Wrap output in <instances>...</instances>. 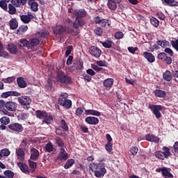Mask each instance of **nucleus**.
Wrapping results in <instances>:
<instances>
[{"label": "nucleus", "mask_w": 178, "mask_h": 178, "mask_svg": "<svg viewBox=\"0 0 178 178\" xmlns=\"http://www.w3.org/2000/svg\"><path fill=\"white\" fill-rule=\"evenodd\" d=\"M149 109H150L152 113H154L156 119H161V118H162V114L161 113V111H162V106L156 105V104H149Z\"/></svg>", "instance_id": "nucleus-8"}, {"label": "nucleus", "mask_w": 178, "mask_h": 178, "mask_svg": "<svg viewBox=\"0 0 178 178\" xmlns=\"http://www.w3.org/2000/svg\"><path fill=\"white\" fill-rule=\"evenodd\" d=\"M18 166L19 167L20 170L23 172V173H30V170L28 165H26L23 163H19Z\"/></svg>", "instance_id": "nucleus-34"}, {"label": "nucleus", "mask_w": 178, "mask_h": 178, "mask_svg": "<svg viewBox=\"0 0 178 178\" xmlns=\"http://www.w3.org/2000/svg\"><path fill=\"white\" fill-rule=\"evenodd\" d=\"M39 34L41 37V38H47V37H48V35H49V32L48 31H44L42 30L39 32Z\"/></svg>", "instance_id": "nucleus-53"}, {"label": "nucleus", "mask_w": 178, "mask_h": 178, "mask_svg": "<svg viewBox=\"0 0 178 178\" xmlns=\"http://www.w3.org/2000/svg\"><path fill=\"white\" fill-rule=\"evenodd\" d=\"M73 21L70 19H67L65 22V26L64 28L65 29V31L67 32V34H72V35H79L80 34V31L76 30L74 31V29H73Z\"/></svg>", "instance_id": "nucleus-6"}, {"label": "nucleus", "mask_w": 178, "mask_h": 178, "mask_svg": "<svg viewBox=\"0 0 178 178\" xmlns=\"http://www.w3.org/2000/svg\"><path fill=\"white\" fill-rule=\"evenodd\" d=\"M7 49L10 54H16L17 52V47L13 43L8 44Z\"/></svg>", "instance_id": "nucleus-37"}, {"label": "nucleus", "mask_w": 178, "mask_h": 178, "mask_svg": "<svg viewBox=\"0 0 178 178\" xmlns=\"http://www.w3.org/2000/svg\"><path fill=\"white\" fill-rule=\"evenodd\" d=\"M106 164L103 162H100L99 163H91L89 165V169L95 173V177L101 178L104 177L106 173V168L105 167Z\"/></svg>", "instance_id": "nucleus-1"}, {"label": "nucleus", "mask_w": 178, "mask_h": 178, "mask_svg": "<svg viewBox=\"0 0 178 178\" xmlns=\"http://www.w3.org/2000/svg\"><path fill=\"white\" fill-rule=\"evenodd\" d=\"M11 3L17 8H20L21 5L24 6L27 3V0H11Z\"/></svg>", "instance_id": "nucleus-28"}, {"label": "nucleus", "mask_w": 178, "mask_h": 178, "mask_svg": "<svg viewBox=\"0 0 178 178\" xmlns=\"http://www.w3.org/2000/svg\"><path fill=\"white\" fill-rule=\"evenodd\" d=\"M0 56L2 58H8L9 56V54L6 51H3V44H2V42L0 40Z\"/></svg>", "instance_id": "nucleus-39"}, {"label": "nucleus", "mask_w": 178, "mask_h": 178, "mask_svg": "<svg viewBox=\"0 0 178 178\" xmlns=\"http://www.w3.org/2000/svg\"><path fill=\"white\" fill-rule=\"evenodd\" d=\"M18 102L21 106L26 111L30 109V104H31V98L29 96H21L18 97Z\"/></svg>", "instance_id": "nucleus-7"}, {"label": "nucleus", "mask_w": 178, "mask_h": 178, "mask_svg": "<svg viewBox=\"0 0 178 178\" xmlns=\"http://www.w3.org/2000/svg\"><path fill=\"white\" fill-rule=\"evenodd\" d=\"M9 26L11 30H16V29L19 27V22H17V19H16V18L11 19L9 22Z\"/></svg>", "instance_id": "nucleus-26"}, {"label": "nucleus", "mask_w": 178, "mask_h": 178, "mask_svg": "<svg viewBox=\"0 0 178 178\" xmlns=\"http://www.w3.org/2000/svg\"><path fill=\"white\" fill-rule=\"evenodd\" d=\"M17 84L19 88H26L27 87V83H26L23 77L17 78Z\"/></svg>", "instance_id": "nucleus-25"}, {"label": "nucleus", "mask_w": 178, "mask_h": 178, "mask_svg": "<svg viewBox=\"0 0 178 178\" xmlns=\"http://www.w3.org/2000/svg\"><path fill=\"white\" fill-rule=\"evenodd\" d=\"M157 58L159 60L165 62L167 65H172V57H168L165 52H161L157 55Z\"/></svg>", "instance_id": "nucleus-10"}, {"label": "nucleus", "mask_w": 178, "mask_h": 178, "mask_svg": "<svg viewBox=\"0 0 178 178\" xmlns=\"http://www.w3.org/2000/svg\"><path fill=\"white\" fill-rule=\"evenodd\" d=\"M65 149L66 148H60V152L58 153V157L56 159V161H67V158L69 157Z\"/></svg>", "instance_id": "nucleus-11"}, {"label": "nucleus", "mask_w": 178, "mask_h": 178, "mask_svg": "<svg viewBox=\"0 0 178 178\" xmlns=\"http://www.w3.org/2000/svg\"><path fill=\"white\" fill-rule=\"evenodd\" d=\"M129 152L131 154V155H133L134 156H136V155H137V152H138V147L136 146L132 147L129 149Z\"/></svg>", "instance_id": "nucleus-54"}, {"label": "nucleus", "mask_w": 178, "mask_h": 178, "mask_svg": "<svg viewBox=\"0 0 178 178\" xmlns=\"http://www.w3.org/2000/svg\"><path fill=\"white\" fill-rule=\"evenodd\" d=\"M21 21L24 24H29L31 22L32 19H34V15L31 13H28V15H22L19 16Z\"/></svg>", "instance_id": "nucleus-13"}, {"label": "nucleus", "mask_w": 178, "mask_h": 178, "mask_svg": "<svg viewBox=\"0 0 178 178\" xmlns=\"http://www.w3.org/2000/svg\"><path fill=\"white\" fill-rule=\"evenodd\" d=\"M52 120H54V118H52V115H48V114L46 115V116L44 118V122L47 124H51Z\"/></svg>", "instance_id": "nucleus-49"}, {"label": "nucleus", "mask_w": 178, "mask_h": 178, "mask_svg": "<svg viewBox=\"0 0 178 178\" xmlns=\"http://www.w3.org/2000/svg\"><path fill=\"white\" fill-rule=\"evenodd\" d=\"M60 124L63 130H65V131H67V130H69V127L67 126V123H66L65 120H61Z\"/></svg>", "instance_id": "nucleus-51"}, {"label": "nucleus", "mask_w": 178, "mask_h": 178, "mask_svg": "<svg viewBox=\"0 0 178 178\" xmlns=\"http://www.w3.org/2000/svg\"><path fill=\"white\" fill-rule=\"evenodd\" d=\"M29 166L31 169H33V172H35V169H37V163L29 160Z\"/></svg>", "instance_id": "nucleus-57"}, {"label": "nucleus", "mask_w": 178, "mask_h": 178, "mask_svg": "<svg viewBox=\"0 0 178 178\" xmlns=\"http://www.w3.org/2000/svg\"><path fill=\"white\" fill-rule=\"evenodd\" d=\"M172 155L170 149L166 146L162 147V151H156L154 152V156L161 161H165V159H169V156Z\"/></svg>", "instance_id": "nucleus-3"}, {"label": "nucleus", "mask_w": 178, "mask_h": 178, "mask_svg": "<svg viewBox=\"0 0 178 178\" xmlns=\"http://www.w3.org/2000/svg\"><path fill=\"white\" fill-rule=\"evenodd\" d=\"M3 174L7 178L15 177V172H12L10 170H6V171H4Z\"/></svg>", "instance_id": "nucleus-47"}, {"label": "nucleus", "mask_w": 178, "mask_h": 178, "mask_svg": "<svg viewBox=\"0 0 178 178\" xmlns=\"http://www.w3.org/2000/svg\"><path fill=\"white\" fill-rule=\"evenodd\" d=\"M143 58L147 59L149 63H154V62H155V56H154L152 53H149L148 51L143 52Z\"/></svg>", "instance_id": "nucleus-20"}, {"label": "nucleus", "mask_w": 178, "mask_h": 178, "mask_svg": "<svg viewBox=\"0 0 178 178\" xmlns=\"http://www.w3.org/2000/svg\"><path fill=\"white\" fill-rule=\"evenodd\" d=\"M56 80L58 83H61L62 84H65L66 86L68 84H72V78L67 76V74L63 71L57 72Z\"/></svg>", "instance_id": "nucleus-5"}, {"label": "nucleus", "mask_w": 178, "mask_h": 178, "mask_svg": "<svg viewBox=\"0 0 178 178\" xmlns=\"http://www.w3.org/2000/svg\"><path fill=\"white\" fill-rule=\"evenodd\" d=\"M0 123L1 124H9L10 123V118L9 117L3 116L1 118H0Z\"/></svg>", "instance_id": "nucleus-44"}, {"label": "nucleus", "mask_w": 178, "mask_h": 178, "mask_svg": "<svg viewBox=\"0 0 178 178\" xmlns=\"http://www.w3.org/2000/svg\"><path fill=\"white\" fill-rule=\"evenodd\" d=\"M20 95H22V94L19 92H16L15 90H11V91H8L6 92H3L1 95V98H8V97H20Z\"/></svg>", "instance_id": "nucleus-16"}, {"label": "nucleus", "mask_w": 178, "mask_h": 178, "mask_svg": "<svg viewBox=\"0 0 178 178\" xmlns=\"http://www.w3.org/2000/svg\"><path fill=\"white\" fill-rule=\"evenodd\" d=\"M53 33L55 35H62V34L66 33V29L62 25H57L54 28Z\"/></svg>", "instance_id": "nucleus-12"}, {"label": "nucleus", "mask_w": 178, "mask_h": 178, "mask_svg": "<svg viewBox=\"0 0 178 178\" xmlns=\"http://www.w3.org/2000/svg\"><path fill=\"white\" fill-rule=\"evenodd\" d=\"M36 118L38 119H44L45 116H47V113L45 111H42L41 110H37L35 111Z\"/></svg>", "instance_id": "nucleus-38"}, {"label": "nucleus", "mask_w": 178, "mask_h": 178, "mask_svg": "<svg viewBox=\"0 0 178 178\" xmlns=\"http://www.w3.org/2000/svg\"><path fill=\"white\" fill-rule=\"evenodd\" d=\"M54 143L58 148H66V146L65 145V142L63 141V139L60 137H56L54 139Z\"/></svg>", "instance_id": "nucleus-24"}, {"label": "nucleus", "mask_w": 178, "mask_h": 178, "mask_svg": "<svg viewBox=\"0 0 178 178\" xmlns=\"http://www.w3.org/2000/svg\"><path fill=\"white\" fill-rule=\"evenodd\" d=\"M171 45L177 52H178V39L175 40H171Z\"/></svg>", "instance_id": "nucleus-55"}, {"label": "nucleus", "mask_w": 178, "mask_h": 178, "mask_svg": "<svg viewBox=\"0 0 178 178\" xmlns=\"http://www.w3.org/2000/svg\"><path fill=\"white\" fill-rule=\"evenodd\" d=\"M72 51H73V46L70 45L67 47V50L65 51V56L67 58L72 54Z\"/></svg>", "instance_id": "nucleus-58"}, {"label": "nucleus", "mask_w": 178, "mask_h": 178, "mask_svg": "<svg viewBox=\"0 0 178 178\" xmlns=\"http://www.w3.org/2000/svg\"><path fill=\"white\" fill-rule=\"evenodd\" d=\"M87 15V12L85 10L80 9V10H75L74 13V16H75L76 19H83L86 17Z\"/></svg>", "instance_id": "nucleus-19"}, {"label": "nucleus", "mask_w": 178, "mask_h": 178, "mask_svg": "<svg viewBox=\"0 0 178 178\" xmlns=\"http://www.w3.org/2000/svg\"><path fill=\"white\" fill-rule=\"evenodd\" d=\"M69 95L67 93H62L58 98V104L63 106L65 109H70L72 108V100L67 99Z\"/></svg>", "instance_id": "nucleus-4"}, {"label": "nucleus", "mask_w": 178, "mask_h": 178, "mask_svg": "<svg viewBox=\"0 0 178 178\" xmlns=\"http://www.w3.org/2000/svg\"><path fill=\"white\" fill-rule=\"evenodd\" d=\"M94 33L95 34H96V35H99V37H101V35H102L104 33V30H102L101 27H97L95 29Z\"/></svg>", "instance_id": "nucleus-52"}, {"label": "nucleus", "mask_w": 178, "mask_h": 178, "mask_svg": "<svg viewBox=\"0 0 178 178\" xmlns=\"http://www.w3.org/2000/svg\"><path fill=\"white\" fill-rule=\"evenodd\" d=\"M154 94L159 98H165L166 97V92L165 90L156 89L154 90Z\"/></svg>", "instance_id": "nucleus-30"}, {"label": "nucleus", "mask_w": 178, "mask_h": 178, "mask_svg": "<svg viewBox=\"0 0 178 178\" xmlns=\"http://www.w3.org/2000/svg\"><path fill=\"white\" fill-rule=\"evenodd\" d=\"M18 41L20 42V44H18L19 48H23V47H25V48L29 49V40H27V39H21Z\"/></svg>", "instance_id": "nucleus-36"}, {"label": "nucleus", "mask_w": 178, "mask_h": 178, "mask_svg": "<svg viewBox=\"0 0 178 178\" xmlns=\"http://www.w3.org/2000/svg\"><path fill=\"white\" fill-rule=\"evenodd\" d=\"M45 152H54V145H52V143L49 142L45 145Z\"/></svg>", "instance_id": "nucleus-46"}, {"label": "nucleus", "mask_w": 178, "mask_h": 178, "mask_svg": "<svg viewBox=\"0 0 178 178\" xmlns=\"http://www.w3.org/2000/svg\"><path fill=\"white\" fill-rule=\"evenodd\" d=\"M40 156V152L38 151V149L33 147L31 149V159H32V161H37V159H38Z\"/></svg>", "instance_id": "nucleus-23"}, {"label": "nucleus", "mask_w": 178, "mask_h": 178, "mask_svg": "<svg viewBox=\"0 0 178 178\" xmlns=\"http://www.w3.org/2000/svg\"><path fill=\"white\" fill-rule=\"evenodd\" d=\"M163 79L165 80V81H170L172 79H173L172 72L167 70L163 74Z\"/></svg>", "instance_id": "nucleus-33"}, {"label": "nucleus", "mask_w": 178, "mask_h": 178, "mask_svg": "<svg viewBox=\"0 0 178 178\" xmlns=\"http://www.w3.org/2000/svg\"><path fill=\"white\" fill-rule=\"evenodd\" d=\"M123 37H124V34L122 31H118L115 34V38L117 40H121V38H123Z\"/></svg>", "instance_id": "nucleus-59"}, {"label": "nucleus", "mask_w": 178, "mask_h": 178, "mask_svg": "<svg viewBox=\"0 0 178 178\" xmlns=\"http://www.w3.org/2000/svg\"><path fill=\"white\" fill-rule=\"evenodd\" d=\"M0 8L5 12H8L9 15H16L17 13L16 6L10 0H0Z\"/></svg>", "instance_id": "nucleus-2"}, {"label": "nucleus", "mask_w": 178, "mask_h": 178, "mask_svg": "<svg viewBox=\"0 0 178 178\" xmlns=\"http://www.w3.org/2000/svg\"><path fill=\"white\" fill-rule=\"evenodd\" d=\"M150 22L154 27H158V26H159V20L154 17H152L150 19Z\"/></svg>", "instance_id": "nucleus-50"}, {"label": "nucleus", "mask_w": 178, "mask_h": 178, "mask_svg": "<svg viewBox=\"0 0 178 178\" xmlns=\"http://www.w3.org/2000/svg\"><path fill=\"white\" fill-rule=\"evenodd\" d=\"M164 52H165V54H168V55H170V56H173L175 55V53L173 52V50H172V49L167 47L165 49Z\"/></svg>", "instance_id": "nucleus-63"}, {"label": "nucleus", "mask_w": 178, "mask_h": 178, "mask_svg": "<svg viewBox=\"0 0 178 178\" xmlns=\"http://www.w3.org/2000/svg\"><path fill=\"white\" fill-rule=\"evenodd\" d=\"M31 6V10L32 12H38V3L35 1H32L30 3H28Z\"/></svg>", "instance_id": "nucleus-41"}, {"label": "nucleus", "mask_w": 178, "mask_h": 178, "mask_svg": "<svg viewBox=\"0 0 178 178\" xmlns=\"http://www.w3.org/2000/svg\"><path fill=\"white\" fill-rule=\"evenodd\" d=\"M3 156H9L10 155V151L8 149H3L1 150Z\"/></svg>", "instance_id": "nucleus-61"}, {"label": "nucleus", "mask_w": 178, "mask_h": 178, "mask_svg": "<svg viewBox=\"0 0 178 178\" xmlns=\"http://www.w3.org/2000/svg\"><path fill=\"white\" fill-rule=\"evenodd\" d=\"M40 44V39L32 38L29 40V49L33 50L35 47H37Z\"/></svg>", "instance_id": "nucleus-21"}, {"label": "nucleus", "mask_w": 178, "mask_h": 178, "mask_svg": "<svg viewBox=\"0 0 178 178\" xmlns=\"http://www.w3.org/2000/svg\"><path fill=\"white\" fill-rule=\"evenodd\" d=\"M74 163H76V162L74 161V159H68L65 163V164L64 165V169H69L72 168V166L74 165Z\"/></svg>", "instance_id": "nucleus-40"}, {"label": "nucleus", "mask_w": 178, "mask_h": 178, "mask_svg": "<svg viewBox=\"0 0 178 178\" xmlns=\"http://www.w3.org/2000/svg\"><path fill=\"white\" fill-rule=\"evenodd\" d=\"M112 143H107L105 145V149L107 151V152H112Z\"/></svg>", "instance_id": "nucleus-62"}, {"label": "nucleus", "mask_w": 178, "mask_h": 178, "mask_svg": "<svg viewBox=\"0 0 178 178\" xmlns=\"http://www.w3.org/2000/svg\"><path fill=\"white\" fill-rule=\"evenodd\" d=\"M15 154L17 156H18V158H20L21 159H23V158H24V150L22 148H19L17 150H16Z\"/></svg>", "instance_id": "nucleus-43"}, {"label": "nucleus", "mask_w": 178, "mask_h": 178, "mask_svg": "<svg viewBox=\"0 0 178 178\" xmlns=\"http://www.w3.org/2000/svg\"><path fill=\"white\" fill-rule=\"evenodd\" d=\"M159 137L152 134H148L145 136V140L149 141V143H154L155 144H158V143H159Z\"/></svg>", "instance_id": "nucleus-15"}, {"label": "nucleus", "mask_w": 178, "mask_h": 178, "mask_svg": "<svg viewBox=\"0 0 178 178\" xmlns=\"http://www.w3.org/2000/svg\"><path fill=\"white\" fill-rule=\"evenodd\" d=\"M29 118V113H21L18 115L19 120H26Z\"/></svg>", "instance_id": "nucleus-48"}, {"label": "nucleus", "mask_w": 178, "mask_h": 178, "mask_svg": "<svg viewBox=\"0 0 178 178\" xmlns=\"http://www.w3.org/2000/svg\"><path fill=\"white\" fill-rule=\"evenodd\" d=\"M127 49H128L129 52H130L131 54H136V51H138V47H129L127 48Z\"/></svg>", "instance_id": "nucleus-64"}, {"label": "nucleus", "mask_w": 178, "mask_h": 178, "mask_svg": "<svg viewBox=\"0 0 178 178\" xmlns=\"http://www.w3.org/2000/svg\"><path fill=\"white\" fill-rule=\"evenodd\" d=\"M29 30V26L27 25H22L18 28L17 30V34H23V33H26Z\"/></svg>", "instance_id": "nucleus-42"}, {"label": "nucleus", "mask_w": 178, "mask_h": 178, "mask_svg": "<svg viewBox=\"0 0 178 178\" xmlns=\"http://www.w3.org/2000/svg\"><path fill=\"white\" fill-rule=\"evenodd\" d=\"M17 108V104L15 102H7L6 103V109L10 112H15Z\"/></svg>", "instance_id": "nucleus-17"}, {"label": "nucleus", "mask_w": 178, "mask_h": 178, "mask_svg": "<svg viewBox=\"0 0 178 178\" xmlns=\"http://www.w3.org/2000/svg\"><path fill=\"white\" fill-rule=\"evenodd\" d=\"M85 122L88 123V124H98L99 123V120L97 117H87L85 119Z\"/></svg>", "instance_id": "nucleus-22"}, {"label": "nucleus", "mask_w": 178, "mask_h": 178, "mask_svg": "<svg viewBox=\"0 0 178 178\" xmlns=\"http://www.w3.org/2000/svg\"><path fill=\"white\" fill-rule=\"evenodd\" d=\"M163 177L164 178H173L175 176H173V174L170 172V169L168 168H165L164 170L163 171L162 174Z\"/></svg>", "instance_id": "nucleus-29"}, {"label": "nucleus", "mask_w": 178, "mask_h": 178, "mask_svg": "<svg viewBox=\"0 0 178 178\" xmlns=\"http://www.w3.org/2000/svg\"><path fill=\"white\" fill-rule=\"evenodd\" d=\"M90 55H92L95 58H99L102 54L101 49L95 46H92L90 47Z\"/></svg>", "instance_id": "nucleus-14"}, {"label": "nucleus", "mask_w": 178, "mask_h": 178, "mask_svg": "<svg viewBox=\"0 0 178 178\" xmlns=\"http://www.w3.org/2000/svg\"><path fill=\"white\" fill-rule=\"evenodd\" d=\"M73 63H74V65H76V64L78 65L76 67V68L78 69V70H83V60H79V61L74 60Z\"/></svg>", "instance_id": "nucleus-45"}, {"label": "nucleus", "mask_w": 178, "mask_h": 178, "mask_svg": "<svg viewBox=\"0 0 178 178\" xmlns=\"http://www.w3.org/2000/svg\"><path fill=\"white\" fill-rule=\"evenodd\" d=\"M102 45L104 48H112V41L107 40L106 42H104Z\"/></svg>", "instance_id": "nucleus-60"}, {"label": "nucleus", "mask_w": 178, "mask_h": 178, "mask_svg": "<svg viewBox=\"0 0 178 178\" xmlns=\"http://www.w3.org/2000/svg\"><path fill=\"white\" fill-rule=\"evenodd\" d=\"M86 24L84 19L76 18L75 21L73 22V29L75 30H79L80 27H83Z\"/></svg>", "instance_id": "nucleus-18"}, {"label": "nucleus", "mask_w": 178, "mask_h": 178, "mask_svg": "<svg viewBox=\"0 0 178 178\" xmlns=\"http://www.w3.org/2000/svg\"><path fill=\"white\" fill-rule=\"evenodd\" d=\"M114 80L112 78L106 79L103 82V86L106 88H111L112 86H113Z\"/></svg>", "instance_id": "nucleus-27"}, {"label": "nucleus", "mask_w": 178, "mask_h": 178, "mask_svg": "<svg viewBox=\"0 0 178 178\" xmlns=\"http://www.w3.org/2000/svg\"><path fill=\"white\" fill-rule=\"evenodd\" d=\"M163 3L168 6H178V2L175 0H163Z\"/></svg>", "instance_id": "nucleus-35"}, {"label": "nucleus", "mask_w": 178, "mask_h": 178, "mask_svg": "<svg viewBox=\"0 0 178 178\" xmlns=\"http://www.w3.org/2000/svg\"><path fill=\"white\" fill-rule=\"evenodd\" d=\"M113 0H108L107 3V6L108 9H111L113 12H115L118 9V5Z\"/></svg>", "instance_id": "nucleus-31"}, {"label": "nucleus", "mask_w": 178, "mask_h": 178, "mask_svg": "<svg viewBox=\"0 0 178 178\" xmlns=\"http://www.w3.org/2000/svg\"><path fill=\"white\" fill-rule=\"evenodd\" d=\"M83 113H84V109L82 107H79L76 108V112H75V115L76 116H81V115H83Z\"/></svg>", "instance_id": "nucleus-56"}, {"label": "nucleus", "mask_w": 178, "mask_h": 178, "mask_svg": "<svg viewBox=\"0 0 178 178\" xmlns=\"http://www.w3.org/2000/svg\"><path fill=\"white\" fill-rule=\"evenodd\" d=\"M85 115H92V116H101V112L97 110L88 109L85 111Z\"/></svg>", "instance_id": "nucleus-32"}, {"label": "nucleus", "mask_w": 178, "mask_h": 178, "mask_svg": "<svg viewBox=\"0 0 178 178\" xmlns=\"http://www.w3.org/2000/svg\"><path fill=\"white\" fill-rule=\"evenodd\" d=\"M8 127L10 130H11V131H13L14 133H23V131L24 130L23 125L18 122H13L8 124Z\"/></svg>", "instance_id": "nucleus-9"}]
</instances>
